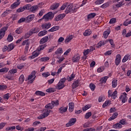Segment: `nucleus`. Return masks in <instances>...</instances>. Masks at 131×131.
<instances>
[{"label":"nucleus","instance_id":"f257e3e1","mask_svg":"<svg viewBox=\"0 0 131 131\" xmlns=\"http://www.w3.org/2000/svg\"><path fill=\"white\" fill-rule=\"evenodd\" d=\"M80 8V5L77 4L74 5H69L67 8L65 13L66 14H68L69 13H75Z\"/></svg>","mask_w":131,"mask_h":131},{"label":"nucleus","instance_id":"f03ea898","mask_svg":"<svg viewBox=\"0 0 131 131\" xmlns=\"http://www.w3.org/2000/svg\"><path fill=\"white\" fill-rule=\"evenodd\" d=\"M55 17V15L52 12H49L46 14L42 16V19L45 20L46 22L49 21V20H52Z\"/></svg>","mask_w":131,"mask_h":131},{"label":"nucleus","instance_id":"7ed1b4c3","mask_svg":"<svg viewBox=\"0 0 131 131\" xmlns=\"http://www.w3.org/2000/svg\"><path fill=\"white\" fill-rule=\"evenodd\" d=\"M65 81H66V78L64 77L61 79L57 84L56 88L57 90H62V89H63V88L65 87V85L64 84V83H65Z\"/></svg>","mask_w":131,"mask_h":131},{"label":"nucleus","instance_id":"20e7f679","mask_svg":"<svg viewBox=\"0 0 131 131\" xmlns=\"http://www.w3.org/2000/svg\"><path fill=\"white\" fill-rule=\"evenodd\" d=\"M36 72L35 71L31 72V73L29 75L28 77V80L29 81L30 83H32L34 80H35V78H36Z\"/></svg>","mask_w":131,"mask_h":131},{"label":"nucleus","instance_id":"39448f33","mask_svg":"<svg viewBox=\"0 0 131 131\" xmlns=\"http://www.w3.org/2000/svg\"><path fill=\"white\" fill-rule=\"evenodd\" d=\"M51 110L48 108L44 110L43 113L38 117V119H43V118H45V117L49 116Z\"/></svg>","mask_w":131,"mask_h":131},{"label":"nucleus","instance_id":"423d86ee","mask_svg":"<svg viewBox=\"0 0 131 131\" xmlns=\"http://www.w3.org/2000/svg\"><path fill=\"white\" fill-rule=\"evenodd\" d=\"M59 105V101H53L51 103L48 104L45 106L47 109H53L55 106H58Z\"/></svg>","mask_w":131,"mask_h":131},{"label":"nucleus","instance_id":"0eeeda50","mask_svg":"<svg viewBox=\"0 0 131 131\" xmlns=\"http://www.w3.org/2000/svg\"><path fill=\"white\" fill-rule=\"evenodd\" d=\"M41 8H42V6L41 4H39L37 5H34L31 7V11L32 12V13H35V12L38 10L41 9Z\"/></svg>","mask_w":131,"mask_h":131},{"label":"nucleus","instance_id":"6e6552de","mask_svg":"<svg viewBox=\"0 0 131 131\" xmlns=\"http://www.w3.org/2000/svg\"><path fill=\"white\" fill-rule=\"evenodd\" d=\"M126 96H127V94L124 92L123 93L120 97L119 99L122 101V103H125V102L127 101V97Z\"/></svg>","mask_w":131,"mask_h":131},{"label":"nucleus","instance_id":"1a4fd4ad","mask_svg":"<svg viewBox=\"0 0 131 131\" xmlns=\"http://www.w3.org/2000/svg\"><path fill=\"white\" fill-rule=\"evenodd\" d=\"M8 30V28L7 27H5L3 28L1 31H0V40L5 36V34L6 33V32Z\"/></svg>","mask_w":131,"mask_h":131},{"label":"nucleus","instance_id":"9d476101","mask_svg":"<svg viewBox=\"0 0 131 131\" xmlns=\"http://www.w3.org/2000/svg\"><path fill=\"white\" fill-rule=\"evenodd\" d=\"M66 14L65 13L60 14L58 15L55 16V21L58 22V21H60V20H62L65 18Z\"/></svg>","mask_w":131,"mask_h":131},{"label":"nucleus","instance_id":"9b49d317","mask_svg":"<svg viewBox=\"0 0 131 131\" xmlns=\"http://www.w3.org/2000/svg\"><path fill=\"white\" fill-rule=\"evenodd\" d=\"M73 38H74V35H68L64 40L65 43H67V44L69 43V42H70V41H71V40H72V39H73Z\"/></svg>","mask_w":131,"mask_h":131},{"label":"nucleus","instance_id":"f8f14e48","mask_svg":"<svg viewBox=\"0 0 131 131\" xmlns=\"http://www.w3.org/2000/svg\"><path fill=\"white\" fill-rule=\"evenodd\" d=\"M115 62L117 66L120 64V62H121V55L120 54L117 55Z\"/></svg>","mask_w":131,"mask_h":131},{"label":"nucleus","instance_id":"ddd939ff","mask_svg":"<svg viewBox=\"0 0 131 131\" xmlns=\"http://www.w3.org/2000/svg\"><path fill=\"white\" fill-rule=\"evenodd\" d=\"M51 26H52V24L50 23H46L41 25V28L43 30L49 29V28H51Z\"/></svg>","mask_w":131,"mask_h":131},{"label":"nucleus","instance_id":"4468645a","mask_svg":"<svg viewBox=\"0 0 131 131\" xmlns=\"http://www.w3.org/2000/svg\"><path fill=\"white\" fill-rule=\"evenodd\" d=\"M22 46H26L25 50L28 51V49H29V46H30V42H29V40H25L21 43Z\"/></svg>","mask_w":131,"mask_h":131},{"label":"nucleus","instance_id":"2eb2a0df","mask_svg":"<svg viewBox=\"0 0 131 131\" xmlns=\"http://www.w3.org/2000/svg\"><path fill=\"white\" fill-rule=\"evenodd\" d=\"M76 122V118H72L69 121V123H68L66 125L68 127H69V126H72V125H73L74 123Z\"/></svg>","mask_w":131,"mask_h":131},{"label":"nucleus","instance_id":"dca6fc26","mask_svg":"<svg viewBox=\"0 0 131 131\" xmlns=\"http://www.w3.org/2000/svg\"><path fill=\"white\" fill-rule=\"evenodd\" d=\"M39 52H38V51H35L34 52H32V55L31 56H30L29 58L32 59H34V58H36V57H38V56L39 55Z\"/></svg>","mask_w":131,"mask_h":131},{"label":"nucleus","instance_id":"f3484780","mask_svg":"<svg viewBox=\"0 0 131 131\" xmlns=\"http://www.w3.org/2000/svg\"><path fill=\"white\" fill-rule=\"evenodd\" d=\"M91 53L89 49L84 50L83 56L82 57V60H86L88 58V55Z\"/></svg>","mask_w":131,"mask_h":131},{"label":"nucleus","instance_id":"a211bd4d","mask_svg":"<svg viewBox=\"0 0 131 131\" xmlns=\"http://www.w3.org/2000/svg\"><path fill=\"white\" fill-rule=\"evenodd\" d=\"M79 60H80V55L78 54H76L72 58V61L74 63H77V62H79Z\"/></svg>","mask_w":131,"mask_h":131},{"label":"nucleus","instance_id":"6ab92c4d","mask_svg":"<svg viewBox=\"0 0 131 131\" xmlns=\"http://www.w3.org/2000/svg\"><path fill=\"white\" fill-rule=\"evenodd\" d=\"M40 31V29L39 28H35L31 29L29 31L32 35V34H34V33H37V32H39Z\"/></svg>","mask_w":131,"mask_h":131},{"label":"nucleus","instance_id":"aec40b11","mask_svg":"<svg viewBox=\"0 0 131 131\" xmlns=\"http://www.w3.org/2000/svg\"><path fill=\"white\" fill-rule=\"evenodd\" d=\"M60 29V26H55L51 28L50 29L48 30L49 32H54V31H57Z\"/></svg>","mask_w":131,"mask_h":131},{"label":"nucleus","instance_id":"412c9836","mask_svg":"<svg viewBox=\"0 0 131 131\" xmlns=\"http://www.w3.org/2000/svg\"><path fill=\"white\" fill-rule=\"evenodd\" d=\"M21 3L20 2V0H17L16 2L14 3L11 6V8L12 9H14L16 8H17V7H18L20 4Z\"/></svg>","mask_w":131,"mask_h":131},{"label":"nucleus","instance_id":"4be33fe9","mask_svg":"<svg viewBox=\"0 0 131 131\" xmlns=\"http://www.w3.org/2000/svg\"><path fill=\"white\" fill-rule=\"evenodd\" d=\"M69 110L70 112H73L74 110V103L73 102H70L69 103Z\"/></svg>","mask_w":131,"mask_h":131},{"label":"nucleus","instance_id":"5701e85b","mask_svg":"<svg viewBox=\"0 0 131 131\" xmlns=\"http://www.w3.org/2000/svg\"><path fill=\"white\" fill-rule=\"evenodd\" d=\"M91 34H92V30L91 29L86 30L83 33L84 36H90Z\"/></svg>","mask_w":131,"mask_h":131},{"label":"nucleus","instance_id":"b1692460","mask_svg":"<svg viewBox=\"0 0 131 131\" xmlns=\"http://www.w3.org/2000/svg\"><path fill=\"white\" fill-rule=\"evenodd\" d=\"M130 59V54H126L123 58L122 62L123 63H125L127 60Z\"/></svg>","mask_w":131,"mask_h":131},{"label":"nucleus","instance_id":"393cba45","mask_svg":"<svg viewBox=\"0 0 131 131\" xmlns=\"http://www.w3.org/2000/svg\"><path fill=\"white\" fill-rule=\"evenodd\" d=\"M113 128H115V129H118V128H122V125H121L119 123H117L114 125H113Z\"/></svg>","mask_w":131,"mask_h":131},{"label":"nucleus","instance_id":"a878e982","mask_svg":"<svg viewBox=\"0 0 131 131\" xmlns=\"http://www.w3.org/2000/svg\"><path fill=\"white\" fill-rule=\"evenodd\" d=\"M48 40H49V37L45 36L40 39V44L45 43V42H47V41H48Z\"/></svg>","mask_w":131,"mask_h":131},{"label":"nucleus","instance_id":"bb28decb","mask_svg":"<svg viewBox=\"0 0 131 131\" xmlns=\"http://www.w3.org/2000/svg\"><path fill=\"white\" fill-rule=\"evenodd\" d=\"M46 47H47L46 44L40 45L37 48L38 52H40L41 51L45 50Z\"/></svg>","mask_w":131,"mask_h":131},{"label":"nucleus","instance_id":"cd10ccee","mask_svg":"<svg viewBox=\"0 0 131 131\" xmlns=\"http://www.w3.org/2000/svg\"><path fill=\"white\" fill-rule=\"evenodd\" d=\"M56 55H62L63 54V49L62 48H59L55 52Z\"/></svg>","mask_w":131,"mask_h":131},{"label":"nucleus","instance_id":"c85d7f7f","mask_svg":"<svg viewBox=\"0 0 131 131\" xmlns=\"http://www.w3.org/2000/svg\"><path fill=\"white\" fill-rule=\"evenodd\" d=\"M23 32V27H20L16 29L15 30V33H16L17 34H21Z\"/></svg>","mask_w":131,"mask_h":131},{"label":"nucleus","instance_id":"c756f323","mask_svg":"<svg viewBox=\"0 0 131 131\" xmlns=\"http://www.w3.org/2000/svg\"><path fill=\"white\" fill-rule=\"evenodd\" d=\"M68 109V106H66V107L62 106V107H61L59 108V112L60 113H64V112H66V111H67Z\"/></svg>","mask_w":131,"mask_h":131},{"label":"nucleus","instance_id":"7c9ffc66","mask_svg":"<svg viewBox=\"0 0 131 131\" xmlns=\"http://www.w3.org/2000/svg\"><path fill=\"white\" fill-rule=\"evenodd\" d=\"M118 116V114L117 113H115L113 116L112 117H111L109 119H108V121H112V120H114V119H115V118H116L117 117V116Z\"/></svg>","mask_w":131,"mask_h":131},{"label":"nucleus","instance_id":"2f4dec72","mask_svg":"<svg viewBox=\"0 0 131 131\" xmlns=\"http://www.w3.org/2000/svg\"><path fill=\"white\" fill-rule=\"evenodd\" d=\"M79 85V82L78 80H76L74 82V83L72 84V89H76Z\"/></svg>","mask_w":131,"mask_h":131},{"label":"nucleus","instance_id":"473e14b6","mask_svg":"<svg viewBox=\"0 0 131 131\" xmlns=\"http://www.w3.org/2000/svg\"><path fill=\"white\" fill-rule=\"evenodd\" d=\"M60 5V4L59 3H55L53 4L50 8L51 9V10H56V9L59 8V6Z\"/></svg>","mask_w":131,"mask_h":131},{"label":"nucleus","instance_id":"72a5a7b5","mask_svg":"<svg viewBox=\"0 0 131 131\" xmlns=\"http://www.w3.org/2000/svg\"><path fill=\"white\" fill-rule=\"evenodd\" d=\"M110 104H111V101H110V100H106L103 104L102 107H103V108H106V107H107V106H110Z\"/></svg>","mask_w":131,"mask_h":131},{"label":"nucleus","instance_id":"f704fd0d","mask_svg":"<svg viewBox=\"0 0 131 131\" xmlns=\"http://www.w3.org/2000/svg\"><path fill=\"white\" fill-rule=\"evenodd\" d=\"M48 33V31L43 30L41 31L38 34V36H43L44 35H46Z\"/></svg>","mask_w":131,"mask_h":131},{"label":"nucleus","instance_id":"c9c22d12","mask_svg":"<svg viewBox=\"0 0 131 131\" xmlns=\"http://www.w3.org/2000/svg\"><path fill=\"white\" fill-rule=\"evenodd\" d=\"M11 13L10 10H7L2 14V17H6V16H7L8 14H10Z\"/></svg>","mask_w":131,"mask_h":131},{"label":"nucleus","instance_id":"e433bc0d","mask_svg":"<svg viewBox=\"0 0 131 131\" xmlns=\"http://www.w3.org/2000/svg\"><path fill=\"white\" fill-rule=\"evenodd\" d=\"M91 107H92V105L86 104V105H85L84 106H83L82 107V111H86V110H89V109H90V108H91Z\"/></svg>","mask_w":131,"mask_h":131},{"label":"nucleus","instance_id":"4c0bfd02","mask_svg":"<svg viewBox=\"0 0 131 131\" xmlns=\"http://www.w3.org/2000/svg\"><path fill=\"white\" fill-rule=\"evenodd\" d=\"M25 79V77H24V75L23 74L21 75L19 78V81L20 83H23Z\"/></svg>","mask_w":131,"mask_h":131},{"label":"nucleus","instance_id":"58836bf2","mask_svg":"<svg viewBox=\"0 0 131 131\" xmlns=\"http://www.w3.org/2000/svg\"><path fill=\"white\" fill-rule=\"evenodd\" d=\"M108 78H109V77L105 76L100 79V81L102 83H106V81H107V79H108Z\"/></svg>","mask_w":131,"mask_h":131},{"label":"nucleus","instance_id":"ea45409f","mask_svg":"<svg viewBox=\"0 0 131 131\" xmlns=\"http://www.w3.org/2000/svg\"><path fill=\"white\" fill-rule=\"evenodd\" d=\"M36 95H37V96H42V97L43 96H46V94H45V93H43V92L41 91H37L35 92Z\"/></svg>","mask_w":131,"mask_h":131},{"label":"nucleus","instance_id":"a19ab883","mask_svg":"<svg viewBox=\"0 0 131 131\" xmlns=\"http://www.w3.org/2000/svg\"><path fill=\"white\" fill-rule=\"evenodd\" d=\"M96 17V13H92L88 15V19H93V18H95Z\"/></svg>","mask_w":131,"mask_h":131},{"label":"nucleus","instance_id":"79ce46f5","mask_svg":"<svg viewBox=\"0 0 131 131\" xmlns=\"http://www.w3.org/2000/svg\"><path fill=\"white\" fill-rule=\"evenodd\" d=\"M107 7H109V2L104 3L103 5L100 6V8L101 9H106V8H107Z\"/></svg>","mask_w":131,"mask_h":131},{"label":"nucleus","instance_id":"37998d69","mask_svg":"<svg viewBox=\"0 0 131 131\" xmlns=\"http://www.w3.org/2000/svg\"><path fill=\"white\" fill-rule=\"evenodd\" d=\"M50 75H51V73H50L49 72H44L42 74V77H45V78H47V77H49Z\"/></svg>","mask_w":131,"mask_h":131},{"label":"nucleus","instance_id":"c03bdc74","mask_svg":"<svg viewBox=\"0 0 131 131\" xmlns=\"http://www.w3.org/2000/svg\"><path fill=\"white\" fill-rule=\"evenodd\" d=\"M110 34V31H105L103 32V36L104 38H107Z\"/></svg>","mask_w":131,"mask_h":131},{"label":"nucleus","instance_id":"a18cd8bd","mask_svg":"<svg viewBox=\"0 0 131 131\" xmlns=\"http://www.w3.org/2000/svg\"><path fill=\"white\" fill-rule=\"evenodd\" d=\"M40 61H41V62H47V61H49V60H50V57L47 56V57H42L40 58Z\"/></svg>","mask_w":131,"mask_h":131},{"label":"nucleus","instance_id":"49530a36","mask_svg":"<svg viewBox=\"0 0 131 131\" xmlns=\"http://www.w3.org/2000/svg\"><path fill=\"white\" fill-rule=\"evenodd\" d=\"M105 0H96L95 2V5H102Z\"/></svg>","mask_w":131,"mask_h":131},{"label":"nucleus","instance_id":"de8ad7c7","mask_svg":"<svg viewBox=\"0 0 131 131\" xmlns=\"http://www.w3.org/2000/svg\"><path fill=\"white\" fill-rule=\"evenodd\" d=\"M24 10H31V5L30 4H27L24 6Z\"/></svg>","mask_w":131,"mask_h":131},{"label":"nucleus","instance_id":"09e8293b","mask_svg":"<svg viewBox=\"0 0 131 131\" xmlns=\"http://www.w3.org/2000/svg\"><path fill=\"white\" fill-rule=\"evenodd\" d=\"M27 18L29 21H32L34 19V14H31L28 16Z\"/></svg>","mask_w":131,"mask_h":131},{"label":"nucleus","instance_id":"8fccbe9b","mask_svg":"<svg viewBox=\"0 0 131 131\" xmlns=\"http://www.w3.org/2000/svg\"><path fill=\"white\" fill-rule=\"evenodd\" d=\"M104 70H105V68L104 67H100L97 69V72L101 73V72H103Z\"/></svg>","mask_w":131,"mask_h":131},{"label":"nucleus","instance_id":"3c124183","mask_svg":"<svg viewBox=\"0 0 131 131\" xmlns=\"http://www.w3.org/2000/svg\"><path fill=\"white\" fill-rule=\"evenodd\" d=\"M24 67H25V64H23V63H21L20 64H18L17 66V68L18 69H19L20 70L23 69L24 68Z\"/></svg>","mask_w":131,"mask_h":131},{"label":"nucleus","instance_id":"603ef678","mask_svg":"<svg viewBox=\"0 0 131 131\" xmlns=\"http://www.w3.org/2000/svg\"><path fill=\"white\" fill-rule=\"evenodd\" d=\"M112 86L113 88H115L117 86V80L114 79L112 81Z\"/></svg>","mask_w":131,"mask_h":131},{"label":"nucleus","instance_id":"864d4df0","mask_svg":"<svg viewBox=\"0 0 131 131\" xmlns=\"http://www.w3.org/2000/svg\"><path fill=\"white\" fill-rule=\"evenodd\" d=\"M55 90L54 88H49L48 89L46 90V92L47 93H54L55 92Z\"/></svg>","mask_w":131,"mask_h":131},{"label":"nucleus","instance_id":"5fc2aeb1","mask_svg":"<svg viewBox=\"0 0 131 131\" xmlns=\"http://www.w3.org/2000/svg\"><path fill=\"white\" fill-rule=\"evenodd\" d=\"M31 35H32L31 34V33H30V32L29 31L27 33H26V34L25 35V39L29 38V37H30V36H31Z\"/></svg>","mask_w":131,"mask_h":131},{"label":"nucleus","instance_id":"6e6d98bb","mask_svg":"<svg viewBox=\"0 0 131 131\" xmlns=\"http://www.w3.org/2000/svg\"><path fill=\"white\" fill-rule=\"evenodd\" d=\"M74 77H75V75L74 74H72L71 75V76L69 77V78L68 79V81H71L74 79Z\"/></svg>","mask_w":131,"mask_h":131},{"label":"nucleus","instance_id":"4d7b16f0","mask_svg":"<svg viewBox=\"0 0 131 131\" xmlns=\"http://www.w3.org/2000/svg\"><path fill=\"white\" fill-rule=\"evenodd\" d=\"M45 13H46V10L42 9L39 11L38 13V16H39L40 17H41V16H42L43 14H45Z\"/></svg>","mask_w":131,"mask_h":131},{"label":"nucleus","instance_id":"13d9d810","mask_svg":"<svg viewBox=\"0 0 131 131\" xmlns=\"http://www.w3.org/2000/svg\"><path fill=\"white\" fill-rule=\"evenodd\" d=\"M91 116H92V113L91 112H88V113H86V114L85 115V118L86 119H89V118H90V117H91Z\"/></svg>","mask_w":131,"mask_h":131},{"label":"nucleus","instance_id":"bf43d9fd","mask_svg":"<svg viewBox=\"0 0 131 131\" xmlns=\"http://www.w3.org/2000/svg\"><path fill=\"white\" fill-rule=\"evenodd\" d=\"M13 36H12L11 34L9 35L7 38L8 41H9V42H11V41H13Z\"/></svg>","mask_w":131,"mask_h":131},{"label":"nucleus","instance_id":"052dcab7","mask_svg":"<svg viewBox=\"0 0 131 131\" xmlns=\"http://www.w3.org/2000/svg\"><path fill=\"white\" fill-rule=\"evenodd\" d=\"M9 71V68H3L0 69V72H8Z\"/></svg>","mask_w":131,"mask_h":131},{"label":"nucleus","instance_id":"680f3d73","mask_svg":"<svg viewBox=\"0 0 131 131\" xmlns=\"http://www.w3.org/2000/svg\"><path fill=\"white\" fill-rule=\"evenodd\" d=\"M15 48L14 44L11 43L8 46V51H12Z\"/></svg>","mask_w":131,"mask_h":131},{"label":"nucleus","instance_id":"e2e57ef3","mask_svg":"<svg viewBox=\"0 0 131 131\" xmlns=\"http://www.w3.org/2000/svg\"><path fill=\"white\" fill-rule=\"evenodd\" d=\"M10 74H15V73H17V70L16 69H12L10 70L9 72Z\"/></svg>","mask_w":131,"mask_h":131},{"label":"nucleus","instance_id":"0e129e2a","mask_svg":"<svg viewBox=\"0 0 131 131\" xmlns=\"http://www.w3.org/2000/svg\"><path fill=\"white\" fill-rule=\"evenodd\" d=\"M116 18H112L110 20V24H114V23H116Z\"/></svg>","mask_w":131,"mask_h":131},{"label":"nucleus","instance_id":"69168bd1","mask_svg":"<svg viewBox=\"0 0 131 131\" xmlns=\"http://www.w3.org/2000/svg\"><path fill=\"white\" fill-rule=\"evenodd\" d=\"M16 127L15 126H13L12 127H8L6 128V130H13V129H15Z\"/></svg>","mask_w":131,"mask_h":131},{"label":"nucleus","instance_id":"338daca9","mask_svg":"<svg viewBox=\"0 0 131 131\" xmlns=\"http://www.w3.org/2000/svg\"><path fill=\"white\" fill-rule=\"evenodd\" d=\"M95 129L94 128L90 127L84 129L82 131H95Z\"/></svg>","mask_w":131,"mask_h":131},{"label":"nucleus","instance_id":"774afa93","mask_svg":"<svg viewBox=\"0 0 131 131\" xmlns=\"http://www.w3.org/2000/svg\"><path fill=\"white\" fill-rule=\"evenodd\" d=\"M7 89V86L5 85H0V91H5Z\"/></svg>","mask_w":131,"mask_h":131}]
</instances>
